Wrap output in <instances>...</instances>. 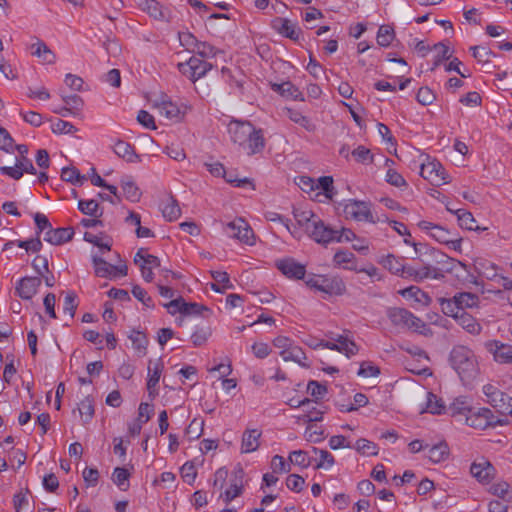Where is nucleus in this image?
<instances>
[{"instance_id":"nucleus-1","label":"nucleus","mask_w":512,"mask_h":512,"mask_svg":"<svg viewBox=\"0 0 512 512\" xmlns=\"http://www.w3.org/2000/svg\"><path fill=\"white\" fill-rule=\"evenodd\" d=\"M449 363L464 385H470L479 375L477 358L466 346H454L449 354Z\"/></svg>"},{"instance_id":"nucleus-2","label":"nucleus","mask_w":512,"mask_h":512,"mask_svg":"<svg viewBox=\"0 0 512 512\" xmlns=\"http://www.w3.org/2000/svg\"><path fill=\"white\" fill-rule=\"evenodd\" d=\"M433 259L436 262L437 266H434L437 271L440 272L444 276L445 273H455L456 277H463L462 273H468L467 266L454 258L449 257L445 253L439 250H432ZM465 280L470 283L477 284L476 277L470 274H467Z\"/></svg>"},{"instance_id":"nucleus-3","label":"nucleus","mask_w":512,"mask_h":512,"mask_svg":"<svg viewBox=\"0 0 512 512\" xmlns=\"http://www.w3.org/2000/svg\"><path fill=\"white\" fill-rule=\"evenodd\" d=\"M293 215L297 223L305 229L309 236L317 243H320L319 238L323 237V232L325 231L326 226L325 223L311 210L295 208L293 210Z\"/></svg>"},{"instance_id":"nucleus-4","label":"nucleus","mask_w":512,"mask_h":512,"mask_svg":"<svg viewBox=\"0 0 512 512\" xmlns=\"http://www.w3.org/2000/svg\"><path fill=\"white\" fill-rule=\"evenodd\" d=\"M343 213L346 218L353 219L358 222H368L376 224L380 217H374L371 209V203L356 199L348 200L343 206Z\"/></svg>"},{"instance_id":"nucleus-5","label":"nucleus","mask_w":512,"mask_h":512,"mask_svg":"<svg viewBox=\"0 0 512 512\" xmlns=\"http://www.w3.org/2000/svg\"><path fill=\"white\" fill-rule=\"evenodd\" d=\"M420 174L434 186H441L450 182V177L442 164L438 160L429 157L421 164Z\"/></svg>"},{"instance_id":"nucleus-6","label":"nucleus","mask_w":512,"mask_h":512,"mask_svg":"<svg viewBox=\"0 0 512 512\" xmlns=\"http://www.w3.org/2000/svg\"><path fill=\"white\" fill-rule=\"evenodd\" d=\"M307 286L328 295H343L346 291L345 283L341 278H325L312 275L305 280Z\"/></svg>"},{"instance_id":"nucleus-7","label":"nucleus","mask_w":512,"mask_h":512,"mask_svg":"<svg viewBox=\"0 0 512 512\" xmlns=\"http://www.w3.org/2000/svg\"><path fill=\"white\" fill-rule=\"evenodd\" d=\"M488 403L501 414H512V397L502 392L497 386L488 383L482 388Z\"/></svg>"},{"instance_id":"nucleus-8","label":"nucleus","mask_w":512,"mask_h":512,"mask_svg":"<svg viewBox=\"0 0 512 512\" xmlns=\"http://www.w3.org/2000/svg\"><path fill=\"white\" fill-rule=\"evenodd\" d=\"M153 105L159 110L161 116L173 122H180L190 109L186 104L178 105L172 102L167 96H161L159 100L154 101Z\"/></svg>"},{"instance_id":"nucleus-9","label":"nucleus","mask_w":512,"mask_h":512,"mask_svg":"<svg viewBox=\"0 0 512 512\" xmlns=\"http://www.w3.org/2000/svg\"><path fill=\"white\" fill-rule=\"evenodd\" d=\"M211 68L210 63L196 56H192L187 62L178 64L179 71L193 82L203 77Z\"/></svg>"},{"instance_id":"nucleus-10","label":"nucleus","mask_w":512,"mask_h":512,"mask_svg":"<svg viewBox=\"0 0 512 512\" xmlns=\"http://www.w3.org/2000/svg\"><path fill=\"white\" fill-rule=\"evenodd\" d=\"M227 235L239 240L242 243L253 245L254 233L249 224L242 218H237L226 225Z\"/></svg>"},{"instance_id":"nucleus-11","label":"nucleus","mask_w":512,"mask_h":512,"mask_svg":"<svg viewBox=\"0 0 512 512\" xmlns=\"http://www.w3.org/2000/svg\"><path fill=\"white\" fill-rule=\"evenodd\" d=\"M465 423L475 429L484 430L496 424L495 416L489 408L471 409L466 416Z\"/></svg>"},{"instance_id":"nucleus-12","label":"nucleus","mask_w":512,"mask_h":512,"mask_svg":"<svg viewBox=\"0 0 512 512\" xmlns=\"http://www.w3.org/2000/svg\"><path fill=\"white\" fill-rule=\"evenodd\" d=\"M254 126L248 121L232 120L228 124V132L232 141L240 146L245 145L248 136L253 133Z\"/></svg>"},{"instance_id":"nucleus-13","label":"nucleus","mask_w":512,"mask_h":512,"mask_svg":"<svg viewBox=\"0 0 512 512\" xmlns=\"http://www.w3.org/2000/svg\"><path fill=\"white\" fill-rule=\"evenodd\" d=\"M442 198H438L442 203L445 204L447 211L455 214L457 216L458 224L461 228L469 230V231H479L484 230V228H480L476 224V220L473 217L472 213L465 209H452L450 207V202L446 201L447 197L445 194H441Z\"/></svg>"},{"instance_id":"nucleus-14","label":"nucleus","mask_w":512,"mask_h":512,"mask_svg":"<svg viewBox=\"0 0 512 512\" xmlns=\"http://www.w3.org/2000/svg\"><path fill=\"white\" fill-rule=\"evenodd\" d=\"M41 283L40 277H23L16 284V294L23 300H30L37 294Z\"/></svg>"},{"instance_id":"nucleus-15","label":"nucleus","mask_w":512,"mask_h":512,"mask_svg":"<svg viewBox=\"0 0 512 512\" xmlns=\"http://www.w3.org/2000/svg\"><path fill=\"white\" fill-rule=\"evenodd\" d=\"M487 350L493 354L496 362L512 364V345L492 340L486 343Z\"/></svg>"},{"instance_id":"nucleus-16","label":"nucleus","mask_w":512,"mask_h":512,"mask_svg":"<svg viewBox=\"0 0 512 512\" xmlns=\"http://www.w3.org/2000/svg\"><path fill=\"white\" fill-rule=\"evenodd\" d=\"M272 28L282 36L291 40H298L301 34L300 28L287 18L276 17L271 22Z\"/></svg>"},{"instance_id":"nucleus-17","label":"nucleus","mask_w":512,"mask_h":512,"mask_svg":"<svg viewBox=\"0 0 512 512\" xmlns=\"http://www.w3.org/2000/svg\"><path fill=\"white\" fill-rule=\"evenodd\" d=\"M276 266L288 278L297 280L305 278V266L296 262L293 258L279 260L277 261Z\"/></svg>"},{"instance_id":"nucleus-18","label":"nucleus","mask_w":512,"mask_h":512,"mask_svg":"<svg viewBox=\"0 0 512 512\" xmlns=\"http://www.w3.org/2000/svg\"><path fill=\"white\" fill-rule=\"evenodd\" d=\"M417 226L421 230L429 232V235L439 243L449 244L451 242V232L441 225L421 220L417 223Z\"/></svg>"},{"instance_id":"nucleus-19","label":"nucleus","mask_w":512,"mask_h":512,"mask_svg":"<svg viewBox=\"0 0 512 512\" xmlns=\"http://www.w3.org/2000/svg\"><path fill=\"white\" fill-rule=\"evenodd\" d=\"M355 237V233L350 229L341 228L338 230L326 225L325 231L323 232V237L319 239L320 244L327 245L331 242L351 241Z\"/></svg>"},{"instance_id":"nucleus-20","label":"nucleus","mask_w":512,"mask_h":512,"mask_svg":"<svg viewBox=\"0 0 512 512\" xmlns=\"http://www.w3.org/2000/svg\"><path fill=\"white\" fill-rule=\"evenodd\" d=\"M163 370V363L161 359L156 362L149 361L148 365V380H147V390L149 396L153 399L158 394L156 390V386L159 383L161 373Z\"/></svg>"},{"instance_id":"nucleus-21","label":"nucleus","mask_w":512,"mask_h":512,"mask_svg":"<svg viewBox=\"0 0 512 512\" xmlns=\"http://www.w3.org/2000/svg\"><path fill=\"white\" fill-rule=\"evenodd\" d=\"M74 236V230L71 227L56 228L52 227L44 233V240L52 245H61L70 241Z\"/></svg>"},{"instance_id":"nucleus-22","label":"nucleus","mask_w":512,"mask_h":512,"mask_svg":"<svg viewBox=\"0 0 512 512\" xmlns=\"http://www.w3.org/2000/svg\"><path fill=\"white\" fill-rule=\"evenodd\" d=\"M265 138L262 129L253 128V133L248 136L247 142L242 147L246 150L247 155L252 156L261 153L265 148Z\"/></svg>"},{"instance_id":"nucleus-23","label":"nucleus","mask_w":512,"mask_h":512,"mask_svg":"<svg viewBox=\"0 0 512 512\" xmlns=\"http://www.w3.org/2000/svg\"><path fill=\"white\" fill-rule=\"evenodd\" d=\"M261 435L262 432L259 429H246L242 435L241 452L251 453L256 451L260 445L259 439Z\"/></svg>"},{"instance_id":"nucleus-24","label":"nucleus","mask_w":512,"mask_h":512,"mask_svg":"<svg viewBox=\"0 0 512 512\" xmlns=\"http://www.w3.org/2000/svg\"><path fill=\"white\" fill-rule=\"evenodd\" d=\"M494 467L486 460L480 463H473L470 467V472L479 482L488 483L494 474Z\"/></svg>"},{"instance_id":"nucleus-25","label":"nucleus","mask_w":512,"mask_h":512,"mask_svg":"<svg viewBox=\"0 0 512 512\" xmlns=\"http://www.w3.org/2000/svg\"><path fill=\"white\" fill-rule=\"evenodd\" d=\"M471 402L468 397L460 396L453 400V402L447 407V413H449L452 417H464L471 412Z\"/></svg>"},{"instance_id":"nucleus-26","label":"nucleus","mask_w":512,"mask_h":512,"mask_svg":"<svg viewBox=\"0 0 512 512\" xmlns=\"http://www.w3.org/2000/svg\"><path fill=\"white\" fill-rule=\"evenodd\" d=\"M387 317L394 326L406 328L408 320L412 317V312L404 308L393 307L387 310Z\"/></svg>"},{"instance_id":"nucleus-27","label":"nucleus","mask_w":512,"mask_h":512,"mask_svg":"<svg viewBox=\"0 0 512 512\" xmlns=\"http://www.w3.org/2000/svg\"><path fill=\"white\" fill-rule=\"evenodd\" d=\"M31 53L41 59L44 64H53L56 61V55L40 40L31 45Z\"/></svg>"},{"instance_id":"nucleus-28","label":"nucleus","mask_w":512,"mask_h":512,"mask_svg":"<svg viewBox=\"0 0 512 512\" xmlns=\"http://www.w3.org/2000/svg\"><path fill=\"white\" fill-rule=\"evenodd\" d=\"M272 89L282 96L293 99L303 101L302 92L290 81H286L283 83H274L272 84Z\"/></svg>"},{"instance_id":"nucleus-29","label":"nucleus","mask_w":512,"mask_h":512,"mask_svg":"<svg viewBox=\"0 0 512 512\" xmlns=\"http://www.w3.org/2000/svg\"><path fill=\"white\" fill-rule=\"evenodd\" d=\"M163 217L169 221H175L181 216V209L178 201L169 194L167 202L160 206Z\"/></svg>"},{"instance_id":"nucleus-30","label":"nucleus","mask_w":512,"mask_h":512,"mask_svg":"<svg viewBox=\"0 0 512 512\" xmlns=\"http://www.w3.org/2000/svg\"><path fill=\"white\" fill-rule=\"evenodd\" d=\"M455 320L470 334L477 335L482 330V327L477 322V320L472 315L468 314L465 310H463Z\"/></svg>"},{"instance_id":"nucleus-31","label":"nucleus","mask_w":512,"mask_h":512,"mask_svg":"<svg viewBox=\"0 0 512 512\" xmlns=\"http://www.w3.org/2000/svg\"><path fill=\"white\" fill-rule=\"evenodd\" d=\"M280 356L283 361H293L301 365L302 367H308L309 365L304 362L306 360V355L301 347L292 345L287 350L280 351Z\"/></svg>"},{"instance_id":"nucleus-32","label":"nucleus","mask_w":512,"mask_h":512,"mask_svg":"<svg viewBox=\"0 0 512 512\" xmlns=\"http://www.w3.org/2000/svg\"><path fill=\"white\" fill-rule=\"evenodd\" d=\"M113 150L118 157L127 162H135L137 158L134 147L126 141L118 140L115 143Z\"/></svg>"},{"instance_id":"nucleus-33","label":"nucleus","mask_w":512,"mask_h":512,"mask_svg":"<svg viewBox=\"0 0 512 512\" xmlns=\"http://www.w3.org/2000/svg\"><path fill=\"white\" fill-rule=\"evenodd\" d=\"M61 179L74 186H82L87 181V176L82 175L75 167H64L61 170Z\"/></svg>"},{"instance_id":"nucleus-34","label":"nucleus","mask_w":512,"mask_h":512,"mask_svg":"<svg viewBox=\"0 0 512 512\" xmlns=\"http://www.w3.org/2000/svg\"><path fill=\"white\" fill-rule=\"evenodd\" d=\"M333 262L336 266H342L345 269L356 270V257L350 251L339 250L334 254Z\"/></svg>"},{"instance_id":"nucleus-35","label":"nucleus","mask_w":512,"mask_h":512,"mask_svg":"<svg viewBox=\"0 0 512 512\" xmlns=\"http://www.w3.org/2000/svg\"><path fill=\"white\" fill-rule=\"evenodd\" d=\"M337 342L338 349L337 351L340 353H344L348 358L354 356L358 353L359 348L356 343L343 335H338L337 338H334Z\"/></svg>"},{"instance_id":"nucleus-36","label":"nucleus","mask_w":512,"mask_h":512,"mask_svg":"<svg viewBox=\"0 0 512 512\" xmlns=\"http://www.w3.org/2000/svg\"><path fill=\"white\" fill-rule=\"evenodd\" d=\"M161 262L160 259L155 255L146 256V263L140 265V270L143 279L146 282H152L154 279L153 268H160Z\"/></svg>"},{"instance_id":"nucleus-37","label":"nucleus","mask_w":512,"mask_h":512,"mask_svg":"<svg viewBox=\"0 0 512 512\" xmlns=\"http://www.w3.org/2000/svg\"><path fill=\"white\" fill-rule=\"evenodd\" d=\"M286 115L291 121L300 125L308 132H313L316 129L315 124H313L308 117L304 116L301 112L297 110L289 108L286 110Z\"/></svg>"},{"instance_id":"nucleus-38","label":"nucleus","mask_w":512,"mask_h":512,"mask_svg":"<svg viewBox=\"0 0 512 512\" xmlns=\"http://www.w3.org/2000/svg\"><path fill=\"white\" fill-rule=\"evenodd\" d=\"M427 411L432 414H445L447 413V407L444 401L432 392L427 393Z\"/></svg>"},{"instance_id":"nucleus-39","label":"nucleus","mask_w":512,"mask_h":512,"mask_svg":"<svg viewBox=\"0 0 512 512\" xmlns=\"http://www.w3.org/2000/svg\"><path fill=\"white\" fill-rule=\"evenodd\" d=\"M449 456V447L445 442L433 445L428 451V458L433 463L444 461Z\"/></svg>"},{"instance_id":"nucleus-40","label":"nucleus","mask_w":512,"mask_h":512,"mask_svg":"<svg viewBox=\"0 0 512 512\" xmlns=\"http://www.w3.org/2000/svg\"><path fill=\"white\" fill-rule=\"evenodd\" d=\"M473 57L483 66L490 68V58L496 54L486 46H473L470 48Z\"/></svg>"},{"instance_id":"nucleus-41","label":"nucleus","mask_w":512,"mask_h":512,"mask_svg":"<svg viewBox=\"0 0 512 512\" xmlns=\"http://www.w3.org/2000/svg\"><path fill=\"white\" fill-rule=\"evenodd\" d=\"M92 262L95 268V274L98 277H110L114 270L115 265H112L98 256H93Z\"/></svg>"},{"instance_id":"nucleus-42","label":"nucleus","mask_w":512,"mask_h":512,"mask_svg":"<svg viewBox=\"0 0 512 512\" xmlns=\"http://www.w3.org/2000/svg\"><path fill=\"white\" fill-rule=\"evenodd\" d=\"M78 209L86 215L93 216L95 218L102 216L103 211L99 207V203L96 200H79Z\"/></svg>"},{"instance_id":"nucleus-43","label":"nucleus","mask_w":512,"mask_h":512,"mask_svg":"<svg viewBox=\"0 0 512 512\" xmlns=\"http://www.w3.org/2000/svg\"><path fill=\"white\" fill-rule=\"evenodd\" d=\"M83 423H88L94 416V401L90 396L85 397L78 406Z\"/></svg>"},{"instance_id":"nucleus-44","label":"nucleus","mask_w":512,"mask_h":512,"mask_svg":"<svg viewBox=\"0 0 512 512\" xmlns=\"http://www.w3.org/2000/svg\"><path fill=\"white\" fill-rule=\"evenodd\" d=\"M227 183L232 184L233 187L242 188V189H250L255 190L256 186L250 178H238L232 172H226V175L223 176Z\"/></svg>"},{"instance_id":"nucleus-45","label":"nucleus","mask_w":512,"mask_h":512,"mask_svg":"<svg viewBox=\"0 0 512 512\" xmlns=\"http://www.w3.org/2000/svg\"><path fill=\"white\" fill-rule=\"evenodd\" d=\"M439 301L442 312L447 316L453 317L454 319H456L457 316H459L463 311V309L459 308L455 297L452 299L440 298Z\"/></svg>"},{"instance_id":"nucleus-46","label":"nucleus","mask_w":512,"mask_h":512,"mask_svg":"<svg viewBox=\"0 0 512 512\" xmlns=\"http://www.w3.org/2000/svg\"><path fill=\"white\" fill-rule=\"evenodd\" d=\"M129 471L124 467H116L112 474L113 482L123 491H126L129 487Z\"/></svg>"},{"instance_id":"nucleus-47","label":"nucleus","mask_w":512,"mask_h":512,"mask_svg":"<svg viewBox=\"0 0 512 512\" xmlns=\"http://www.w3.org/2000/svg\"><path fill=\"white\" fill-rule=\"evenodd\" d=\"M490 490L504 502H512V488L507 482L493 484Z\"/></svg>"},{"instance_id":"nucleus-48","label":"nucleus","mask_w":512,"mask_h":512,"mask_svg":"<svg viewBox=\"0 0 512 512\" xmlns=\"http://www.w3.org/2000/svg\"><path fill=\"white\" fill-rule=\"evenodd\" d=\"M401 294L406 298H413L417 302H420V303H423L426 305H428L431 301L428 294L416 286H410V287L402 290Z\"/></svg>"},{"instance_id":"nucleus-49","label":"nucleus","mask_w":512,"mask_h":512,"mask_svg":"<svg viewBox=\"0 0 512 512\" xmlns=\"http://www.w3.org/2000/svg\"><path fill=\"white\" fill-rule=\"evenodd\" d=\"M455 299L459 308L465 310V308H472L478 304V296L470 292H461L456 294Z\"/></svg>"},{"instance_id":"nucleus-50","label":"nucleus","mask_w":512,"mask_h":512,"mask_svg":"<svg viewBox=\"0 0 512 512\" xmlns=\"http://www.w3.org/2000/svg\"><path fill=\"white\" fill-rule=\"evenodd\" d=\"M475 269L478 274L486 277L487 279H494L497 276L496 266L486 260H480L475 263Z\"/></svg>"},{"instance_id":"nucleus-51","label":"nucleus","mask_w":512,"mask_h":512,"mask_svg":"<svg viewBox=\"0 0 512 512\" xmlns=\"http://www.w3.org/2000/svg\"><path fill=\"white\" fill-rule=\"evenodd\" d=\"M355 449L362 455H377L378 446L365 438H360L356 441Z\"/></svg>"},{"instance_id":"nucleus-52","label":"nucleus","mask_w":512,"mask_h":512,"mask_svg":"<svg viewBox=\"0 0 512 512\" xmlns=\"http://www.w3.org/2000/svg\"><path fill=\"white\" fill-rule=\"evenodd\" d=\"M312 451L315 454H319V457H320L319 461L315 465V469L329 468L334 465L335 459H334L333 455L330 452H328L327 450L313 447Z\"/></svg>"},{"instance_id":"nucleus-53","label":"nucleus","mask_w":512,"mask_h":512,"mask_svg":"<svg viewBox=\"0 0 512 512\" xmlns=\"http://www.w3.org/2000/svg\"><path fill=\"white\" fill-rule=\"evenodd\" d=\"M394 39V30L388 25L380 26L377 33V43L382 47H388Z\"/></svg>"},{"instance_id":"nucleus-54","label":"nucleus","mask_w":512,"mask_h":512,"mask_svg":"<svg viewBox=\"0 0 512 512\" xmlns=\"http://www.w3.org/2000/svg\"><path fill=\"white\" fill-rule=\"evenodd\" d=\"M417 282H421L425 279H436L440 280L443 278V275L440 274L439 271L434 266L424 265L417 270Z\"/></svg>"},{"instance_id":"nucleus-55","label":"nucleus","mask_w":512,"mask_h":512,"mask_svg":"<svg viewBox=\"0 0 512 512\" xmlns=\"http://www.w3.org/2000/svg\"><path fill=\"white\" fill-rule=\"evenodd\" d=\"M204 430V421L201 419L194 418L185 430L186 436L189 440L198 439Z\"/></svg>"},{"instance_id":"nucleus-56","label":"nucleus","mask_w":512,"mask_h":512,"mask_svg":"<svg viewBox=\"0 0 512 512\" xmlns=\"http://www.w3.org/2000/svg\"><path fill=\"white\" fill-rule=\"evenodd\" d=\"M289 460L292 464L307 468L311 465V458L308 457L307 452L303 450L292 451L289 455Z\"/></svg>"},{"instance_id":"nucleus-57","label":"nucleus","mask_w":512,"mask_h":512,"mask_svg":"<svg viewBox=\"0 0 512 512\" xmlns=\"http://www.w3.org/2000/svg\"><path fill=\"white\" fill-rule=\"evenodd\" d=\"M86 176L87 180L90 179L94 186L107 189L109 192H117L118 187L107 184L106 181L96 172L95 168H90V172Z\"/></svg>"},{"instance_id":"nucleus-58","label":"nucleus","mask_w":512,"mask_h":512,"mask_svg":"<svg viewBox=\"0 0 512 512\" xmlns=\"http://www.w3.org/2000/svg\"><path fill=\"white\" fill-rule=\"evenodd\" d=\"M77 307V295L72 291L67 292L63 302L64 313H68L70 318H74Z\"/></svg>"},{"instance_id":"nucleus-59","label":"nucleus","mask_w":512,"mask_h":512,"mask_svg":"<svg viewBox=\"0 0 512 512\" xmlns=\"http://www.w3.org/2000/svg\"><path fill=\"white\" fill-rule=\"evenodd\" d=\"M52 132L55 134H72L77 131V128L70 122L57 119L51 125Z\"/></svg>"},{"instance_id":"nucleus-60","label":"nucleus","mask_w":512,"mask_h":512,"mask_svg":"<svg viewBox=\"0 0 512 512\" xmlns=\"http://www.w3.org/2000/svg\"><path fill=\"white\" fill-rule=\"evenodd\" d=\"M84 240L86 242H89V243H92L94 244L95 246L101 248V249H105L107 251H109L111 249V240L106 237V240L103 241V237L102 236H99V235H95L93 233H90V232H85L84 233Z\"/></svg>"},{"instance_id":"nucleus-61","label":"nucleus","mask_w":512,"mask_h":512,"mask_svg":"<svg viewBox=\"0 0 512 512\" xmlns=\"http://www.w3.org/2000/svg\"><path fill=\"white\" fill-rule=\"evenodd\" d=\"M143 9L153 18L162 19L164 13L161 9L160 4L156 0H144Z\"/></svg>"},{"instance_id":"nucleus-62","label":"nucleus","mask_w":512,"mask_h":512,"mask_svg":"<svg viewBox=\"0 0 512 512\" xmlns=\"http://www.w3.org/2000/svg\"><path fill=\"white\" fill-rule=\"evenodd\" d=\"M294 183L302 190V192H312L318 189L316 181L309 176H298L294 178Z\"/></svg>"},{"instance_id":"nucleus-63","label":"nucleus","mask_w":512,"mask_h":512,"mask_svg":"<svg viewBox=\"0 0 512 512\" xmlns=\"http://www.w3.org/2000/svg\"><path fill=\"white\" fill-rule=\"evenodd\" d=\"M0 149L12 153L14 151V139L7 129L0 127Z\"/></svg>"},{"instance_id":"nucleus-64","label":"nucleus","mask_w":512,"mask_h":512,"mask_svg":"<svg viewBox=\"0 0 512 512\" xmlns=\"http://www.w3.org/2000/svg\"><path fill=\"white\" fill-rule=\"evenodd\" d=\"M129 338L131 339L133 347L136 350H143L144 352L146 351L148 339L144 333L133 330Z\"/></svg>"}]
</instances>
